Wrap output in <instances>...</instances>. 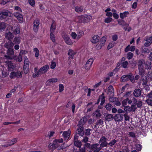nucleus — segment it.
<instances>
[{"instance_id": "33", "label": "nucleus", "mask_w": 152, "mask_h": 152, "mask_svg": "<svg viewBox=\"0 0 152 152\" xmlns=\"http://www.w3.org/2000/svg\"><path fill=\"white\" fill-rule=\"evenodd\" d=\"M75 54V53L72 49H69V50L68 54L69 56V58L73 59V56Z\"/></svg>"}, {"instance_id": "55", "label": "nucleus", "mask_w": 152, "mask_h": 152, "mask_svg": "<svg viewBox=\"0 0 152 152\" xmlns=\"http://www.w3.org/2000/svg\"><path fill=\"white\" fill-rule=\"evenodd\" d=\"M107 138L106 137H105L103 136L100 139L99 141V143L107 142Z\"/></svg>"}, {"instance_id": "54", "label": "nucleus", "mask_w": 152, "mask_h": 152, "mask_svg": "<svg viewBox=\"0 0 152 152\" xmlns=\"http://www.w3.org/2000/svg\"><path fill=\"white\" fill-rule=\"evenodd\" d=\"M84 35V32L82 31H80L78 33L77 36L78 39H79L81 37L83 36Z\"/></svg>"}, {"instance_id": "64", "label": "nucleus", "mask_w": 152, "mask_h": 152, "mask_svg": "<svg viewBox=\"0 0 152 152\" xmlns=\"http://www.w3.org/2000/svg\"><path fill=\"white\" fill-rule=\"evenodd\" d=\"M14 67L12 65L10 64L8 66V70L9 71H12L14 70Z\"/></svg>"}, {"instance_id": "4", "label": "nucleus", "mask_w": 152, "mask_h": 152, "mask_svg": "<svg viewBox=\"0 0 152 152\" xmlns=\"http://www.w3.org/2000/svg\"><path fill=\"white\" fill-rule=\"evenodd\" d=\"M11 13L8 10L1 12L0 13V19L2 20L6 18L7 16H10Z\"/></svg>"}, {"instance_id": "28", "label": "nucleus", "mask_w": 152, "mask_h": 152, "mask_svg": "<svg viewBox=\"0 0 152 152\" xmlns=\"http://www.w3.org/2000/svg\"><path fill=\"white\" fill-rule=\"evenodd\" d=\"M104 93L103 92L102 94L101 95L99 96L98 98L100 100H101V104H104L105 101V97L104 96Z\"/></svg>"}, {"instance_id": "37", "label": "nucleus", "mask_w": 152, "mask_h": 152, "mask_svg": "<svg viewBox=\"0 0 152 152\" xmlns=\"http://www.w3.org/2000/svg\"><path fill=\"white\" fill-rule=\"evenodd\" d=\"M132 91H130L127 92L124 95V96L126 97V99H129V98H131L132 96Z\"/></svg>"}, {"instance_id": "31", "label": "nucleus", "mask_w": 152, "mask_h": 152, "mask_svg": "<svg viewBox=\"0 0 152 152\" xmlns=\"http://www.w3.org/2000/svg\"><path fill=\"white\" fill-rule=\"evenodd\" d=\"M129 14V12L125 11L123 13L121 12L120 13V18L121 19H123L127 17V16Z\"/></svg>"}, {"instance_id": "40", "label": "nucleus", "mask_w": 152, "mask_h": 152, "mask_svg": "<svg viewBox=\"0 0 152 152\" xmlns=\"http://www.w3.org/2000/svg\"><path fill=\"white\" fill-rule=\"evenodd\" d=\"M75 10L77 12H81L83 10V7L81 6H77L75 7Z\"/></svg>"}, {"instance_id": "16", "label": "nucleus", "mask_w": 152, "mask_h": 152, "mask_svg": "<svg viewBox=\"0 0 152 152\" xmlns=\"http://www.w3.org/2000/svg\"><path fill=\"white\" fill-rule=\"evenodd\" d=\"M71 134L70 131L68 130L67 131H64L62 134V135L64 139L65 140H67L69 139Z\"/></svg>"}, {"instance_id": "43", "label": "nucleus", "mask_w": 152, "mask_h": 152, "mask_svg": "<svg viewBox=\"0 0 152 152\" xmlns=\"http://www.w3.org/2000/svg\"><path fill=\"white\" fill-rule=\"evenodd\" d=\"M117 141V140L115 139L112 140L108 143V146L112 147L113 145H115Z\"/></svg>"}, {"instance_id": "41", "label": "nucleus", "mask_w": 152, "mask_h": 152, "mask_svg": "<svg viewBox=\"0 0 152 152\" xmlns=\"http://www.w3.org/2000/svg\"><path fill=\"white\" fill-rule=\"evenodd\" d=\"M113 107V106L110 103L107 104L105 106V107L106 110L109 111H110L112 108Z\"/></svg>"}, {"instance_id": "5", "label": "nucleus", "mask_w": 152, "mask_h": 152, "mask_svg": "<svg viewBox=\"0 0 152 152\" xmlns=\"http://www.w3.org/2000/svg\"><path fill=\"white\" fill-rule=\"evenodd\" d=\"M145 79H142V80L143 81V84L146 85L148 83V79L150 80H152V71H149L148 73L147 74L146 76L145 77Z\"/></svg>"}, {"instance_id": "9", "label": "nucleus", "mask_w": 152, "mask_h": 152, "mask_svg": "<svg viewBox=\"0 0 152 152\" xmlns=\"http://www.w3.org/2000/svg\"><path fill=\"white\" fill-rule=\"evenodd\" d=\"M78 128L77 129L76 133L80 136V138L84 135V127L82 126H78Z\"/></svg>"}, {"instance_id": "1", "label": "nucleus", "mask_w": 152, "mask_h": 152, "mask_svg": "<svg viewBox=\"0 0 152 152\" xmlns=\"http://www.w3.org/2000/svg\"><path fill=\"white\" fill-rule=\"evenodd\" d=\"M129 80L132 82L134 81V76L131 73H130L129 75H124L122 76L120 78L121 81L123 82H127Z\"/></svg>"}, {"instance_id": "13", "label": "nucleus", "mask_w": 152, "mask_h": 152, "mask_svg": "<svg viewBox=\"0 0 152 152\" xmlns=\"http://www.w3.org/2000/svg\"><path fill=\"white\" fill-rule=\"evenodd\" d=\"M93 61L94 60L93 58H89L86 62L85 66V68L87 70L89 69Z\"/></svg>"}, {"instance_id": "46", "label": "nucleus", "mask_w": 152, "mask_h": 152, "mask_svg": "<svg viewBox=\"0 0 152 152\" xmlns=\"http://www.w3.org/2000/svg\"><path fill=\"white\" fill-rule=\"evenodd\" d=\"M56 29V26L55 23H53L50 27V32L54 33Z\"/></svg>"}, {"instance_id": "45", "label": "nucleus", "mask_w": 152, "mask_h": 152, "mask_svg": "<svg viewBox=\"0 0 152 152\" xmlns=\"http://www.w3.org/2000/svg\"><path fill=\"white\" fill-rule=\"evenodd\" d=\"M81 138H83V139L81 140V141L83 143H86L88 140V138L87 136L84 135L83 136H82Z\"/></svg>"}, {"instance_id": "52", "label": "nucleus", "mask_w": 152, "mask_h": 152, "mask_svg": "<svg viewBox=\"0 0 152 152\" xmlns=\"http://www.w3.org/2000/svg\"><path fill=\"white\" fill-rule=\"evenodd\" d=\"M107 146H109L108 143L107 142H102L100 145V147L101 148V149L102 148Z\"/></svg>"}, {"instance_id": "51", "label": "nucleus", "mask_w": 152, "mask_h": 152, "mask_svg": "<svg viewBox=\"0 0 152 152\" xmlns=\"http://www.w3.org/2000/svg\"><path fill=\"white\" fill-rule=\"evenodd\" d=\"M148 105L152 106V99L151 98H148L145 101Z\"/></svg>"}, {"instance_id": "42", "label": "nucleus", "mask_w": 152, "mask_h": 152, "mask_svg": "<svg viewBox=\"0 0 152 152\" xmlns=\"http://www.w3.org/2000/svg\"><path fill=\"white\" fill-rule=\"evenodd\" d=\"M135 104L136 106H137V107L141 108L142 107V102L141 100H139Z\"/></svg>"}, {"instance_id": "30", "label": "nucleus", "mask_w": 152, "mask_h": 152, "mask_svg": "<svg viewBox=\"0 0 152 152\" xmlns=\"http://www.w3.org/2000/svg\"><path fill=\"white\" fill-rule=\"evenodd\" d=\"M58 146V143H51L49 145V147L50 149L53 150L55 149Z\"/></svg>"}, {"instance_id": "36", "label": "nucleus", "mask_w": 152, "mask_h": 152, "mask_svg": "<svg viewBox=\"0 0 152 152\" xmlns=\"http://www.w3.org/2000/svg\"><path fill=\"white\" fill-rule=\"evenodd\" d=\"M23 69L25 74L27 73L29 70V64H24Z\"/></svg>"}, {"instance_id": "39", "label": "nucleus", "mask_w": 152, "mask_h": 152, "mask_svg": "<svg viewBox=\"0 0 152 152\" xmlns=\"http://www.w3.org/2000/svg\"><path fill=\"white\" fill-rule=\"evenodd\" d=\"M7 54L8 55H10L11 56H14V52L13 48L8 49L7 51Z\"/></svg>"}, {"instance_id": "63", "label": "nucleus", "mask_w": 152, "mask_h": 152, "mask_svg": "<svg viewBox=\"0 0 152 152\" xmlns=\"http://www.w3.org/2000/svg\"><path fill=\"white\" fill-rule=\"evenodd\" d=\"M112 18L109 17L106 18H105L104 19V21L105 23H108L111 22L112 21Z\"/></svg>"}, {"instance_id": "18", "label": "nucleus", "mask_w": 152, "mask_h": 152, "mask_svg": "<svg viewBox=\"0 0 152 152\" xmlns=\"http://www.w3.org/2000/svg\"><path fill=\"white\" fill-rule=\"evenodd\" d=\"M11 29L13 31L14 34H19L20 33V28L18 26H15L14 28L12 27H11Z\"/></svg>"}, {"instance_id": "44", "label": "nucleus", "mask_w": 152, "mask_h": 152, "mask_svg": "<svg viewBox=\"0 0 152 152\" xmlns=\"http://www.w3.org/2000/svg\"><path fill=\"white\" fill-rule=\"evenodd\" d=\"M109 102H110L115 103L118 100V98L113 96H110L109 98Z\"/></svg>"}, {"instance_id": "10", "label": "nucleus", "mask_w": 152, "mask_h": 152, "mask_svg": "<svg viewBox=\"0 0 152 152\" xmlns=\"http://www.w3.org/2000/svg\"><path fill=\"white\" fill-rule=\"evenodd\" d=\"M104 118L105 121L109 122L114 119V116L112 114L104 113Z\"/></svg>"}, {"instance_id": "32", "label": "nucleus", "mask_w": 152, "mask_h": 152, "mask_svg": "<svg viewBox=\"0 0 152 152\" xmlns=\"http://www.w3.org/2000/svg\"><path fill=\"white\" fill-rule=\"evenodd\" d=\"M138 69L139 71V74L142 77L141 79L142 80V79H144L143 77L145 75V71L144 68Z\"/></svg>"}, {"instance_id": "59", "label": "nucleus", "mask_w": 152, "mask_h": 152, "mask_svg": "<svg viewBox=\"0 0 152 152\" xmlns=\"http://www.w3.org/2000/svg\"><path fill=\"white\" fill-rule=\"evenodd\" d=\"M118 24L120 25H121L122 27H123L124 24L126 23V22L124 20H118Z\"/></svg>"}, {"instance_id": "58", "label": "nucleus", "mask_w": 152, "mask_h": 152, "mask_svg": "<svg viewBox=\"0 0 152 152\" xmlns=\"http://www.w3.org/2000/svg\"><path fill=\"white\" fill-rule=\"evenodd\" d=\"M2 76L5 77L8 76L9 74V72L7 71H3L2 72Z\"/></svg>"}, {"instance_id": "29", "label": "nucleus", "mask_w": 152, "mask_h": 152, "mask_svg": "<svg viewBox=\"0 0 152 152\" xmlns=\"http://www.w3.org/2000/svg\"><path fill=\"white\" fill-rule=\"evenodd\" d=\"M93 115L97 117V118H99L101 117V114L100 113V110L99 109L96 110L93 113Z\"/></svg>"}, {"instance_id": "24", "label": "nucleus", "mask_w": 152, "mask_h": 152, "mask_svg": "<svg viewBox=\"0 0 152 152\" xmlns=\"http://www.w3.org/2000/svg\"><path fill=\"white\" fill-rule=\"evenodd\" d=\"M106 40V38L104 37L102 38L100 40V43L98 47V48L99 49H100L102 46H103L104 45Z\"/></svg>"}, {"instance_id": "60", "label": "nucleus", "mask_w": 152, "mask_h": 152, "mask_svg": "<svg viewBox=\"0 0 152 152\" xmlns=\"http://www.w3.org/2000/svg\"><path fill=\"white\" fill-rule=\"evenodd\" d=\"M34 51L35 52V56L36 57H38L39 54V50L37 48H35L34 49Z\"/></svg>"}, {"instance_id": "61", "label": "nucleus", "mask_w": 152, "mask_h": 152, "mask_svg": "<svg viewBox=\"0 0 152 152\" xmlns=\"http://www.w3.org/2000/svg\"><path fill=\"white\" fill-rule=\"evenodd\" d=\"M133 54L131 52H129L127 54V57L128 59H130L133 57Z\"/></svg>"}, {"instance_id": "6", "label": "nucleus", "mask_w": 152, "mask_h": 152, "mask_svg": "<svg viewBox=\"0 0 152 152\" xmlns=\"http://www.w3.org/2000/svg\"><path fill=\"white\" fill-rule=\"evenodd\" d=\"M40 24V20L39 19H36L34 20L33 23V29L35 32L38 31L39 29V26Z\"/></svg>"}, {"instance_id": "34", "label": "nucleus", "mask_w": 152, "mask_h": 152, "mask_svg": "<svg viewBox=\"0 0 152 152\" xmlns=\"http://www.w3.org/2000/svg\"><path fill=\"white\" fill-rule=\"evenodd\" d=\"M99 39V37L98 35H94L92 37V39L91 41L92 43H95L97 42Z\"/></svg>"}, {"instance_id": "22", "label": "nucleus", "mask_w": 152, "mask_h": 152, "mask_svg": "<svg viewBox=\"0 0 152 152\" xmlns=\"http://www.w3.org/2000/svg\"><path fill=\"white\" fill-rule=\"evenodd\" d=\"M145 62L143 59L138 60L137 65L138 69L144 68L143 65L145 64Z\"/></svg>"}, {"instance_id": "48", "label": "nucleus", "mask_w": 152, "mask_h": 152, "mask_svg": "<svg viewBox=\"0 0 152 152\" xmlns=\"http://www.w3.org/2000/svg\"><path fill=\"white\" fill-rule=\"evenodd\" d=\"M50 39L53 42H54L56 41L55 37L53 33L50 32Z\"/></svg>"}, {"instance_id": "53", "label": "nucleus", "mask_w": 152, "mask_h": 152, "mask_svg": "<svg viewBox=\"0 0 152 152\" xmlns=\"http://www.w3.org/2000/svg\"><path fill=\"white\" fill-rule=\"evenodd\" d=\"M137 109L136 106L135 104H132L131 106L130 111L134 112Z\"/></svg>"}, {"instance_id": "17", "label": "nucleus", "mask_w": 152, "mask_h": 152, "mask_svg": "<svg viewBox=\"0 0 152 152\" xmlns=\"http://www.w3.org/2000/svg\"><path fill=\"white\" fill-rule=\"evenodd\" d=\"M13 44L12 41H6L4 44V47L8 49L13 48Z\"/></svg>"}, {"instance_id": "50", "label": "nucleus", "mask_w": 152, "mask_h": 152, "mask_svg": "<svg viewBox=\"0 0 152 152\" xmlns=\"http://www.w3.org/2000/svg\"><path fill=\"white\" fill-rule=\"evenodd\" d=\"M91 130L90 129H86L85 131L84 132V135L87 136H90L91 134L90 131Z\"/></svg>"}, {"instance_id": "20", "label": "nucleus", "mask_w": 152, "mask_h": 152, "mask_svg": "<svg viewBox=\"0 0 152 152\" xmlns=\"http://www.w3.org/2000/svg\"><path fill=\"white\" fill-rule=\"evenodd\" d=\"M5 38L9 41H11L14 37L13 34L10 32L8 31L5 34Z\"/></svg>"}, {"instance_id": "62", "label": "nucleus", "mask_w": 152, "mask_h": 152, "mask_svg": "<svg viewBox=\"0 0 152 152\" xmlns=\"http://www.w3.org/2000/svg\"><path fill=\"white\" fill-rule=\"evenodd\" d=\"M28 2L32 7H34V6L35 2L34 0H28Z\"/></svg>"}, {"instance_id": "8", "label": "nucleus", "mask_w": 152, "mask_h": 152, "mask_svg": "<svg viewBox=\"0 0 152 152\" xmlns=\"http://www.w3.org/2000/svg\"><path fill=\"white\" fill-rule=\"evenodd\" d=\"M123 115L119 113L115 114L114 116V119L115 121L118 122L123 121L124 115Z\"/></svg>"}, {"instance_id": "38", "label": "nucleus", "mask_w": 152, "mask_h": 152, "mask_svg": "<svg viewBox=\"0 0 152 152\" xmlns=\"http://www.w3.org/2000/svg\"><path fill=\"white\" fill-rule=\"evenodd\" d=\"M74 141L75 145L80 148L82 145L81 141L77 140V141L74 140Z\"/></svg>"}, {"instance_id": "15", "label": "nucleus", "mask_w": 152, "mask_h": 152, "mask_svg": "<svg viewBox=\"0 0 152 152\" xmlns=\"http://www.w3.org/2000/svg\"><path fill=\"white\" fill-rule=\"evenodd\" d=\"M63 37L65 42L67 44L71 45L73 44L72 40L66 34H64L63 36Z\"/></svg>"}, {"instance_id": "14", "label": "nucleus", "mask_w": 152, "mask_h": 152, "mask_svg": "<svg viewBox=\"0 0 152 152\" xmlns=\"http://www.w3.org/2000/svg\"><path fill=\"white\" fill-rule=\"evenodd\" d=\"M141 91L139 88H136L134 89L133 92L134 96L136 97H139L141 95Z\"/></svg>"}, {"instance_id": "3", "label": "nucleus", "mask_w": 152, "mask_h": 152, "mask_svg": "<svg viewBox=\"0 0 152 152\" xmlns=\"http://www.w3.org/2000/svg\"><path fill=\"white\" fill-rule=\"evenodd\" d=\"M10 77L11 79H13L15 77L21 78L22 77V75L21 72L20 71H13L11 72Z\"/></svg>"}, {"instance_id": "27", "label": "nucleus", "mask_w": 152, "mask_h": 152, "mask_svg": "<svg viewBox=\"0 0 152 152\" xmlns=\"http://www.w3.org/2000/svg\"><path fill=\"white\" fill-rule=\"evenodd\" d=\"M135 48V47L134 46H132L130 47V45H128L125 49V51L126 52H128L129 50L131 51H134Z\"/></svg>"}, {"instance_id": "11", "label": "nucleus", "mask_w": 152, "mask_h": 152, "mask_svg": "<svg viewBox=\"0 0 152 152\" xmlns=\"http://www.w3.org/2000/svg\"><path fill=\"white\" fill-rule=\"evenodd\" d=\"M99 146V144L97 143L93 144L91 146V150L94 152H98L101 150V148Z\"/></svg>"}, {"instance_id": "49", "label": "nucleus", "mask_w": 152, "mask_h": 152, "mask_svg": "<svg viewBox=\"0 0 152 152\" xmlns=\"http://www.w3.org/2000/svg\"><path fill=\"white\" fill-rule=\"evenodd\" d=\"M103 120L102 119H99L96 122V125L95 126V127H96L98 125H102L103 124Z\"/></svg>"}, {"instance_id": "19", "label": "nucleus", "mask_w": 152, "mask_h": 152, "mask_svg": "<svg viewBox=\"0 0 152 152\" xmlns=\"http://www.w3.org/2000/svg\"><path fill=\"white\" fill-rule=\"evenodd\" d=\"M108 94L109 96H113L114 95V89L111 85H110L108 87Z\"/></svg>"}, {"instance_id": "35", "label": "nucleus", "mask_w": 152, "mask_h": 152, "mask_svg": "<svg viewBox=\"0 0 152 152\" xmlns=\"http://www.w3.org/2000/svg\"><path fill=\"white\" fill-rule=\"evenodd\" d=\"M145 69L150 70L152 68V64L151 62H147L145 63Z\"/></svg>"}, {"instance_id": "21", "label": "nucleus", "mask_w": 152, "mask_h": 152, "mask_svg": "<svg viewBox=\"0 0 152 152\" xmlns=\"http://www.w3.org/2000/svg\"><path fill=\"white\" fill-rule=\"evenodd\" d=\"M87 120V118L85 117H83L79 121V124L77 125V126H83L86 123Z\"/></svg>"}, {"instance_id": "25", "label": "nucleus", "mask_w": 152, "mask_h": 152, "mask_svg": "<svg viewBox=\"0 0 152 152\" xmlns=\"http://www.w3.org/2000/svg\"><path fill=\"white\" fill-rule=\"evenodd\" d=\"M58 79L55 78H53L48 80L46 82V84L48 86H49L51 83H54L57 81Z\"/></svg>"}, {"instance_id": "7", "label": "nucleus", "mask_w": 152, "mask_h": 152, "mask_svg": "<svg viewBox=\"0 0 152 152\" xmlns=\"http://www.w3.org/2000/svg\"><path fill=\"white\" fill-rule=\"evenodd\" d=\"M146 41L144 44V46L146 47L150 46L152 44V36L150 37L146 36L145 38Z\"/></svg>"}, {"instance_id": "2", "label": "nucleus", "mask_w": 152, "mask_h": 152, "mask_svg": "<svg viewBox=\"0 0 152 152\" xmlns=\"http://www.w3.org/2000/svg\"><path fill=\"white\" fill-rule=\"evenodd\" d=\"M91 17L87 15H83L80 17L79 22L80 23H86L88 22L91 19Z\"/></svg>"}, {"instance_id": "12", "label": "nucleus", "mask_w": 152, "mask_h": 152, "mask_svg": "<svg viewBox=\"0 0 152 152\" xmlns=\"http://www.w3.org/2000/svg\"><path fill=\"white\" fill-rule=\"evenodd\" d=\"M49 66L48 65H45L41 68L38 71V74H42L46 72L49 69Z\"/></svg>"}, {"instance_id": "56", "label": "nucleus", "mask_w": 152, "mask_h": 152, "mask_svg": "<svg viewBox=\"0 0 152 152\" xmlns=\"http://www.w3.org/2000/svg\"><path fill=\"white\" fill-rule=\"evenodd\" d=\"M115 42H111V43H110L107 48V49L108 50H109L110 48H112L115 45Z\"/></svg>"}, {"instance_id": "23", "label": "nucleus", "mask_w": 152, "mask_h": 152, "mask_svg": "<svg viewBox=\"0 0 152 152\" xmlns=\"http://www.w3.org/2000/svg\"><path fill=\"white\" fill-rule=\"evenodd\" d=\"M14 15L20 21V22H22L23 21V16L19 12H15L14 14Z\"/></svg>"}, {"instance_id": "57", "label": "nucleus", "mask_w": 152, "mask_h": 152, "mask_svg": "<svg viewBox=\"0 0 152 152\" xmlns=\"http://www.w3.org/2000/svg\"><path fill=\"white\" fill-rule=\"evenodd\" d=\"M142 53H148L150 52V50L147 48H145L143 49L142 48Z\"/></svg>"}, {"instance_id": "47", "label": "nucleus", "mask_w": 152, "mask_h": 152, "mask_svg": "<svg viewBox=\"0 0 152 152\" xmlns=\"http://www.w3.org/2000/svg\"><path fill=\"white\" fill-rule=\"evenodd\" d=\"M6 26V23L4 22H1L0 23V30L4 29Z\"/></svg>"}, {"instance_id": "26", "label": "nucleus", "mask_w": 152, "mask_h": 152, "mask_svg": "<svg viewBox=\"0 0 152 152\" xmlns=\"http://www.w3.org/2000/svg\"><path fill=\"white\" fill-rule=\"evenodd\" d=\"M12 42L14 45L15 44L19 45L21 42V38L18 37H15Z\"/></svg>"}]
</instances>
